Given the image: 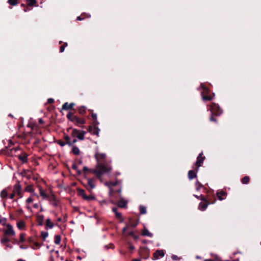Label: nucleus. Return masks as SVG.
Instances as JSON below:
<instances>
[{
    "label": "nucleus",
    "instance_id": "57",
    "mask_svg": "<svg viewBox=\"0 0 261 261\" xmlns=\"http://www.w3.org/2000/svg\"><path fill=\"white\" fill-rule=\"evenodd\" d=\"M133 261H141V260L139 259H134L133 260Z\"/></svg>",
    "mask_w": 261,
    "mask_h": 261
},
{
    "label": "nucleus",
    "instance_id": "12",
    "mask_svg": "<svg viewBox=\"0 0 261 261\" xmlns=\"http://www.w3.org/2000/svg\"><path fill=\"white\" fill-rule=\"evenodd\" d=\"M164 256V251L162 250H157L153 253V257L155 259H158L159 256L163 257Z\"/></svg>",
    "mask_w": 261,
    "mask_h": 261
},
{
    "label": "nucleus",
    "instance_id": "61",
    "mask_svg": "<svg viewBox=\"0 0 261 261\" xmlns=\"http://www.w3.org/2000/svg\"><path fill=\"white\" fill-rule=\"evenodd\" d=\"M201 199L202 200H204V198L202 195L201 196Z\"/></svg>",
    "mask_w": 261,
    "mask_h": 261
},
{
    "label": "nucleus",
    "instance_id": "24",
    "mask_svg": "<svg viewBox=\"0 0 261 261\" xmlns=\"http://www.w3.org/2000/svg\"><path fill=\"white\" fill-rule=\"evenodd\" d=\"M39 193L43 198L45 199L48 198V196L41 188H39Z\"/></svg>",
    "mask_w": 261,
    "mask_h": 261
},
{
    "label": "nucleus",
    "instance_id": "18",
    "mask_svg": "<svg viewBox=\"0 0 261 261\" xmlns=\"http://www.w3.org/2000/svg\"><path fill=\"white\" fill-rule=\"evenodd\" d=\"M37 221L39 225H42L44 221V216L42 215H38L37 216Z\"/></svg>",
    "mask_w": 261,
    "mask_h": 261
},
{
    "label": "nucleus",
    "instance_id": "11",
    "mask_svg": "<svg viewBox=\"0 0 261 261\" xmlns=\"http://www.w3.org/2000/svg\"><path fill=\"white\" fill-rule=\"evenodd\" d=\"M85 122L86 121L84 119L79 118L76 116L73 122L76 123L77 125H79L84 124L85 123Z\"/></svg>",
    "mask_w": 261,
    "mask_h": 261
},
{
    "label": "nucleus",
    "instance_id": "33",
    "mask_svg": "<svg viewBox=\"0 0 261 261\" xmlns=\"http://www.w3.org/2000/svg\"><path fill=\"white\" fill-rule=\"evenodd\" d=\"M213 98V96L211 95H205L202 96V99L204 100H211Z\"/></svg>",
    "mask_w": 261,
    "mask_h": 261
},
{
    "label": "nucleus",
    "instance_id": "38",
    "mask_svg": "<svg viewBox=\"0 0 261 261\" xmlns=\"http://www.w3.org/2000/svg\"><path fill=\"white\" fill-rule=\"evenodd\" d=\"M8 3L12 6H15L17 4V0H9Z\"/></svg>",
    "mask_w": 261,
    "mask_h": 261
},
{
    "label": "nucleus",
    "instance_id": "29",
    "mask_svg": "<svg viewBox=\"0 0 261 261\" xmlns=\"http://www.w3.org/2000/svg\"><path fill=\"white\" fill-rule=\"evenodd\" d=\"M139 210H140V213L141 214H145L146 213V207L145 206H140V208H139Z\"/></svg>",
    "mask_w": 261,
    "mask_h": 261
},
{
    "label": "nucleus",
    "instance_id": "15",
    "mask_svg": "<svg viewBox=\"0 0 261 261\" xmlns=\"http://www.w3.org/2000/svg\"><path fill=\"white\" fill-rule=\"evenodd\" d=\"M198 168L196 171L190 170L188 172V177L190 179H192L196 177V172H197Z\"/></svg>",
    "mask_w": 261,
    "mask_h": 261
},
{
    "label": "nucleus",
    "instance_id": "47",
    "mask_svg": "<svg viewBox=\"0 0 261 261\" xmlns=\"http://www.w3.org/2000/svg\"><path fill=\"white\" fill-rule=\"evenodd\" d=\"M172 258L173 260H179V257L177 255H172Z\"/></svg>",
    "mask_w": 261,
    "mask_h": 261
},
{
    "label": "nucleus",
    "instance_id": "27",
    "mask_svg": "<svg viewBox=\"0 0 261 261\" xmlns=\"http://www.w3.org/2000/svg\"><path fill=\"white\" fill-rule=\"evenodd\" d=\"M78 112L81 114H84L86 112V108L84 106L79 107L78 108Z\"/></svg>",
    "mask_w": 261,
    "mask_h": 261
},
{
    "label": "nucleus",
    "instance_id": "36",
    "mask_svg": "<svg viewBox=\"0 0 261 261\" xmlns=\"http://www.w3.org/2000/svg\"><path fill=\"white\" fill-rule=\"evenodd\" d=\"M41 236L42 238L45 240L48 236V233L47 232L42 231L41 233Z\"/></svg>",
    "mask_w": 261,
    "mask_h": 261
},
{
    "label": "nucleus",
    "instance_id": "58",
    "mask_svg": "<svg viewBox=\"0 0 261 261\" xmlns=\"http://www.w3.org/2000/svg\"><path fill=\"white\" fill-rule=\"evenodd\" d=\"M129 248H130V249L133 250V249H134V246H130L129 247Z\"/></svg>",
    "mask_w": 261,
    "mask_h": 261
},
{
    "label": "nucleus",
    "instance_id": "42",
    "mask_svg": "<svg viewBox=\"0 0 261 261\" xmlns=\"http://www.w3.org/2000/svg\"><path fill=\"white\" fill-rule=\"evenodd\" d=\"M67 45L66 43H64V44L60 47V52L62 53L64 51L65 49V47Z\"/></svg>",
    "mask_w": 261,
    "mask_h": 261
},
{
    "label": "nucleus",
    "instance_id": "4",
    "mask_svg": "<svg viewBox=\"0 0 261 261\" xmlns=\"http://www.w3.org/2000/svg\"><path fill=\"white\" fill-rule=\"evenodd\" d=\"M4 233L8 237H14L15 235V232L11 224H7L6 228L4 230Z\"/></svg>",
    "mask_w": 261,
    "mask_h": 261
},
{
    "label": "nucleus",
    "instance_id": "53",
    "mask_svg": "<svg viewBox=\"0 0 261 261\" xmlns=\"http://www.w3.org/2000/svg\"><path fill=\"white\" fill-rule=\"evenodd\" d=\"M39 123L42 124V123H43V120L42 119H39Z\"/></svg>",
    "mask_w": 261,
    "mask_h": 261
},
{
    "label": "nucleus",
    "instance_id": "3",
    "mask_svg": "<svg viewBox=\"0 0 261 261\" xmlns=\"http://www.w3.org/2000/svg\"><path fill=\"white\" fill-rule=\"evenodd\" d=\"M86 134L85 131L80 132L77 129H73L71 133V135L73 137H76L80 140H83L84 139V136Z\"/></svg>",
    "mask_w": 261,
    "mask_h": 261
},
{
    "label": "nucleus",
    "instance_id": "34",
    "mask_svg": "<svg viewBox=\"0 0 261 261\" xmlns=\"http://www.w3.org/2000/svg\"><path fill=\"white\" fill-rule=\"evenodd\" d=\"M25 191L29 192H33L34 191L33 187L31 185L28 186L25 189Z\"/></svg>",
    "mask_w": 261,
    "mask_h": 261
},
{
    "label": "nucleus",
    "instance_id": "64",
    "mask_svg": "<svg viewBox=\"0 0 261 261\" xmlns=\"http://www.w3.org/2000/svg\"><path fill=\"white\" fill-rule=\"evenodd\" d=\"M27 208H28V209H30L31 208H30V206H27Z\"/></svg>",
    "mask_w": 261,
    "mask_h": 261
},
{
    "label": "nucleus",
    "instance_id": "22",
    "mask_svg": "<svg viewBox=\"0 0 261 261\" xmlns=\"http://www.w3.org/2000/svg\"><path fill=\"white\" fill-rule=\"evenodd\" d=\"M18 158L23 163H25L27 161V155L25 154H22L18 156Z\"/></svg>",
    "mask_w": 261,
    "mask_h": 261
},
{
    "label": "nucleus",
    "instance_id": "14",
    "mask_svg": "<svg viewBox=\"0 0 261 261\" xmlns=\"http://www.w3.org/2000/svg\"><path fill=\"white\" fill-rule=\"evenodd\" d=\"M87 185L88 187H87V189L89 191H91L95 188V184L92 179H88Z\"/></svg>",
    "mask_w": 261,
    "mask_h": 261
},
{
    "label": "nucleus",
    "instance_id": "2",
    "mask_svg": "<svg viewBox=\"0 0 261 261\" xmlns=\"http://www.w3.org/2000/svg\"><path fill=\"white\" fill-rule=\"evenodd\" d=\"M210 110L212 115H219L222 111L219 106L215 103H213L210 106Z\"/></svg>",
    "mask_w": 261,
    "mask_h": 261
},
{
    "label": "nucleus",
    "instance_id": "63",
    "mask_svg": "<svg viewBox=\"0 0 261 261\" xmlns=\"http://www.w3.org/2000/svg\"><path fill=\"white\" fill-rule=\"evenodd\" d=\"M17 261H25V260L22 259H19L17 260Z\"/></svg>",
    "mask_w": 261,
    "mask_h": 261
},
{
    "label": "nucleus",
    "instance_id": "39",
    "mask_svg": "<svg viewBox=\"0 0 261 261\" xmlns=\"http://www.w3.org/2000/svg\"><path fill=\"white\" fill-rule=\"evenodd\" d=\"M25 241V234L21 233L20 234L19 241L20 242H23Z\"/></svg>",
    "mask_w": 261,
    "mask_h": 261
},
{
    "label": "nucleus",
    "instance_id": "21",
    "mask_svg": "<svg viewBox=\"0 0 261 261\" xmlns=\"http://www.w3.org/2000/svg\"><path fill=\"white\" fill-rule=\"evenodd\" d=\"M54 223L51 221L50 219H47L46 220V226L49 228H52L54 227Z\"/></svg>",
    "mask_w": 261,
    "mask_h": 261
},
{
    "label": "nucleus",
    "instance_id": "10",
    "mask_svg": "<svg viewBox=\"0 0 261 261\" xmlns=\"http://www.w3.org/2000/svg\"><path fill=\"white\" fill-rule=\"evenodd\" d=\"M208 204L209 202L207 201L201 202L199 204V209L203 211L206 210Z\"/></svg>",
    "mask_w": 261,
    "mask_h": 261
},
{
    "label": "nucleus",
    "instance_id": "16",
    "mask_svg": "<svg viewBox=\"0 0 261 261\" xmlns=\"http://www.w3.org/2000/svg\"><path fill=\"white\" fill-rule=\"evenodd\" d=\"M137 225V224H134L132 222V219H129V224H127L125 227H124L123 229H122V231H123V233H125L126 231L127 230V229H128V227L129 226H132V227H135Z\"/></svg>",
    "mask_w": 261,
    "mask_h": 261
},
{
    "label": "nucleus",
    "instance_id": "55",
    "mask_svg": "<svg viewBox=\"0 0 261 261\" xmlns=\"http://www.w3.org/2000/svg\"><path fill=\"white\" fill-rule=\"evenodd\" d=\"M113 211L116 214V212H117V208H113Z\"/></svg>",
    "mask_w": 261,
    "mask_h": 261
},
{
    "label": "nucleus",
    "instance_id": "8",
    "mask_svg": "<svg viewBox=\"0 0 261 261\" xmlns=\"http://www.w3.org/2000/svg\"><path fill=\"white\" fill-rule=\"evenodd\" d=\"M217 196L220 200L225 199L226 193L223 191H220L217 192Z\"/></svg>",
    "mask_w": 261,
    "mask_h": 261
},
{
    "label": "nucleus",
    "instance_id": "56",
    "mask_svg": "<svg viewBox=\"0 0 261 261\" xmlns=\"http://www.w3.org/2000/svg\"><path fill=\"white\" fill-rule=\"evenodd\" d=\"M72 167L74 169H76V166L75 165H73Z\"/></svg>",
    "mask_w": 261,
    "mask_h": 261
},
{
    "label": "nucleus",
    "instance_id": "19",
    "mask_svg": "<svg viewBox=\"0 0 261 261\" xmlns=\"http://www.w3.org/2000/svg\"><path fill=\"white\" fill-rule=\"evenodd\" d=\"M142 235L145 236H148L149 237H152L153 234L149 231L147 229H144L142 231Z\"/></svg>",
    "mask_w": 261,
    "mask_h": 261
},
{
    "label": "nucleus",
    "instance_id": "44",
    "mask_svg": "<svg viewBox=\"0 0 261 261\" xmlns=\"http://www.w3.org/2000/svg\"><path fill=\"white\" fill-rule=\"evenodd\" d=\"M196 189L197 190H199V189L200 188V187H201L200 184L199 183V181H197L196 182Z\"/></svg>",
    "mask_w": 261,
    "mask_h": 261
},
{
    "label": "nucleus",
    "instance_id": "23",
    "mask_svg": "<svg viewBox=\"0 0 261 261\" xmlns=\"http://www.w3.org/2000/svg\"><path fill=\"white\" fill-rule=\"evenodd\" d=\"M76 116L74 115L71 112H69L67 115V118L70 120L72 122L75 118Z\"/></svg>",
    "mask_w": 261,
    "mask_h": 261
},
{
    "label": "nucleus",
    "instance_id": "5",
    "mask_svg": "<svg viewBox=\"0 0 261 261\" xmlns=\"http://www.w3.org/2000/svg\"><path fill=\"white\" fill-rule=\"evenodd\" d=\"M80 196L82 197V198L87 200H91L94 199L95 198L92 195L87 196L85 193V191L82 189H78L77 190Z\"/></svg>",
    "mask_w": 261,
    "mask_h": 261
},
{
    "label": "nucleus",
    "instance_id": "51",
    "mask_svg": "<svg viewBox=\"0 0 261 261\" xmlns=\"http://www.w3.org/2000/svg\"><path fill=\"white\" fill-rule=\"evenodd\" d=\"M210 120L211 121H216V120L215 119H214V118L213 115L211 117Z\"/></svg>",
    "mask_w": 261,
    "mask_h": 261
},
{
    "label": "nucleus",
    "instance_id": "31",
    "mask_svg": "<svg viewBox=\"0 0 261 261\" xmlns=\"http://www.w3.org/2000/svg\"><path fill=\"white\" fill-rule=\"evenodd\" d=\"M65 139L66 140L65 143L71 146V140L70 139V138L68 136H66L65 137Z\"/></svg>",
    "mask_w": 261,
    "mask_h": 261
},
{
    "label": "nucleus",
    "instance_id": "49",
    "mask_svg": "<svg viewBox=\"0 0 261 261\" xmlns=\"http://www.w3.org/2000/svg\"><path fill=\"white\" fill-rule=\"evenodd\" d=\"M91 116L93 120H96L97 118V115L96 114H92Z\"/></svg>",
    "mask_w": 261,
    "mask_h": 261
},
{
    "label": "nucleus",
    "instance_id": "45",
    "mask_svg": "<svg viewBox=\"0 0 261 261\" xmlns=\"http://www.w3.org/2000/svg\"><path fill=\"white\" fill-rule=\"evenodd\" d=\"M15 195H16V194H15V193H14L13 192H12V193H11V194H10L9 195V198H10V199H13V198H14V196H15Z\"/></svg>",
    "mask_w": 261,
    "mask_h": 261
},
{
    "label": "nucleus",
    "instance_id": "17",
    "mask_svg": "<svg viewBox=\"0 0 261 261\" xmlns=\"http://www.w3.org/2000/svg\"><path fill=\"white\" fill-rule=\"evenodd\" d=\"M9 189H5L2 191L1 193V197L3 198H6L8 195Z\"/></svg>",
    "mask_w": 261,
    "mask_h": 261
},
{
    "label": "nucleus",
    "instance_id": "40",
    "mask_svg": "<svg viewBox=\"0 0 261 261\" xmlns=\"http://www.w3.org/2000/svg\"><path fill=\"white\" fill-rule=\"evenodd\" d=\"M33 244H34V246H33V248L34 249H38L41 246L40 244L38 242H35V243H34Z\"/></svg>",
    "mask_w": 261,
    "mask_h": 261
},
{
    "label": "nucleus",
    "instance_id": "20",
    "mask_svg": "<svg viewBox=\"0 0 261 261\" xmlns=\"http://www.w3.org/2000/svg\"><path fill=\"white\" fill-rule=\"evenodd\" d=\"M72 152L75 155H79L80 153V149L75 146H72Z\"/></svg>",
    "mask_w": 261,
    "mask_h": 261
},
{
    "label": "nucleus",
    "instance_id": "52",
    "mask_svg": "<svg viewBox=\"0 0 261 261\" xmlns=\"http://www.w3.org/2000/svg\"><path fill=\"white\" fill-rule=\"evenodd\" d=\"M84 19V18H82L81 17V16H78L77 18H76V20H82Z\"/></svg>",
    "mask_w": 261,
    "mask_h": 261
},
{
    "label": "nucleus",
    "instance_id": "54",
    "mask_svg": "<svg viewBox=\"0 0 261 261\" xmlns=\"http://www.w3.org/2000/svg\"><path fill=\"white\" fill-rule=\"evenodd\" d=\"M128 235H129V236H133L134 235V232L133 231H130V232H129L128 233Z\"/></svg>",
    "mask_w": 261,
    "mask_h": 261
},
{
    "label": "nucleus",
    "instance_id": "6",
    "mask_svg": "<svg viewBox=\"0 0 261 261\" xmlns=\"http://www.w3.org/2000/svg\"><path fill=\"white\" fill-rule=\"evenodd\" d=\"M21 188L19 184H16L14 185L13 192L18 195L20 198L22 197L21 194Z\"/></svg>",
    "mask_w": 261,
    "mask_h": 261
},
{
    "label": "nucleus",
    "instance_id": "35",
    "mask_svg": "<svg viewBox=\"0 0 261 261\" xmlns=\"http://www.w3.org/2000/svg\"><path fill=\"white\" fill-rule=\"evenodd\" d=\"M94 169H89L88 168H87L86 167H84L83 168V170L85 173L90 172V173H93V170H94Z\"/></svg>",
    "mask_w": 261,
    "mask_h": 261
},
{
    "label": "nucleus",
    "instance_id": "59",
    "mask_svg": "<svg viewBox=\"0 0 261 261\" xmlns=\"http://www.w3.org/2000/svg\"><path fill=\"white\" fill-rule=\"evenodd\" d=\"M34 207H36V208L38 207V204H35L34 205Z\"/></svg>",
    "mask_w": 261,
    "mask_h": 261
},
{
    "label": "nucleus",
    "instance_id": "46",
    "mask_svg": "<svg viewBox=\"0 0 261 261\" xmlns=\"http://www.w3.org/2000/svg\"><path fill=\"white\" fill-rule=\"evenodd\" d=\"M58 144L60 145H61V146H64L66 144L65 142L61 141H59L58 142Z\"/></svg>",
    "mask_w": 261,
    "mask_h": 261
},
{
    "label": "nucleus",
    "instance_id": "37",
    "mask_svg": "<svg viewBox=\"0 0 261 261\" xmlns=\"http://www.w3.org/2000/svg\"><path fill=\"white\" fill-rule=\"evenodd\" d=\"M7 219L5 218H0V223L3 225H5L6 224Z\"/></svg>",
    "mask_w": 261,
    "mask_h": 261
},
{
    "label": "nucleus",
    "instance_id": "62",
    "mask_svg": "<svg viewBox=\"0 0 261 261\" xmlns=\"http://www.w3.org/2000/svg\"><path fill=\"white\" fill-rule=\"evenodd\" d=\"M111 185L112 186H115V185H116V183H112V184H111Z\"/></svg>",
    "mask_w": 261,
    "mask_h": 261
},
{
    "label": "nucleus",
    "instance_id": "28",
    "mask_svg": "<svg viewBox=\"0 0 261 261\" xmlns=\"http://www.w3.org/2000/svg\"><path fill=\"white\" fill-rule=\"evenodd\" d=\"M8 236H4L3 238L1 239V242L3 243L4 244H5L7 243H8L10 241L8 237Z\"/></svg>",
    "mask_w": 261,
    "mask_h": 261
},
{
    "label": "nucleus",
    "instance_id": "13",
    "mask_svg": "<svg viewBox=\"0 0 261 261\" xmlns=\"http://www.w3.org/2000/svg\"><path fill=\"white\" fill-rule=\"evenodd\" d=\"M74 106V103H68V102H65L63 106H62V110H68L70 109H72L73 107Z\"/></svg>",
    "mask_w": 261,
    "mask_h": 261
},
{
    "label": "nucleus",
    "instance_id": "9",
    "mask_svg": "<svg viewBox=\"0 0 261 261\" xmlns=\"http://www.w3.org/2000/svg\"><path fill=\"white\" fill-rule=\"evenodd\" d=\"M25 226V223L23 220H20L17 222V227L19 230H24Z\"/></svg>",
    "mask_w": 261,
    "mask_h": 261
},
{
    "label": "nucleus",
    "instance_id": "26",
    "mask_svg": "<svg viewBox=\"0 0 261 261\" xmlns=\"http://www.w3.org/2000/svg\"><path fill=\"white\" fill-rule=\"evenodd\" d=\"M249 180H250L249 177L247 176H246L242 178L241 181H242V183L243 184H247L249 182Z\"/></svg>",
    "mask_w": 261,
    "mask_h": 261
},
{
    "label": "nucleus",
    "instance_id": "50",
    "mask_svg": "<svg viewBox=\"0 0 261 261\" xmlns=\"http://www.w3.org/2000/svg\"><path fill=\"white\" fill-rule=\"evenodd\" d=\"M76 142H77V140L76 139H74L72 140H71V145L72 144H74L75 143H76Z\"/></svg>",
    "mask_w": 261,
    "mask_h": 261
},
{
    "label": "nucleus",
    "instance_id": "30",
    "mask_svg": "<svg viewBox=\"0 0 261 261\" xmlns=\"http://www.w3.org/2000/svg\"><path fill=\"white\" fill-rule=\"evenodd\" d=\"M126 201H125L124 200H121V201H119L118 204V206H119L120 207H124L126 206Z\"/></svg>",
    "mask_w": 261,
    "mask_h": 261
},
{
    "label": "nucleus",
    "instance_id": "41",
    "mask_svg": "<svg viewBox=\"0 0 261 261\" xmlns=\"http://www.w3.org/2000/svg\"><path fill=\"white\" fill-rule=\"evenodd\" d=\"M115 215H116V217L118 218V219H119L121 222L123 221V219L121 217V214L120 213L116 212Z\"/></svg>",
    "mask_w": 261,
    "mask_h": 261
},
{
    "label": "nucleus",
    "instance_id": "25",
    "mask_svg": "<svg viewBox=\"0 0 261 261\" xmlns=\"http://www.w3.org/2000/svg\"><path fill=\"white\" fill-rule=\"evenodd\" d=\"M61 240V238L60 236L56 235L55 236L54 242H55V244H58V245L60 243Z\"/></svg>",
    "mask_w": 261,
    "mask_h": 261
},
{
    "label": "nucleus",
    "instance_id": "1",
    "mask_svg": "<svg viewBox=\"0 0 261 261\" xmlns=\"http://www.w3.org/2000/svg\"><path fill=\"white\" fill-rule=\"evenodd\" d=\"M95 157L97 164L94 170H93V173L101 180L102 176L105 174L109 173L111 171L112 168L107 162L106 154L96 152Z\"/></svg>",
    "mask_w": 261,
    "mask_h": 261
},
{
    "label": "nucleus",
    "instance_id": "48",
    "mask_svg": "<svg viewBox=\"0 0 261 261\" xmlns=\"http://www.w3.org/2000/svg\"><path fill=\"white\" fill-rule=\"evenodd\" d=\"M54 99L51 98H48V100H47V102L49 103H52L54 102Z\"/></svg>",
    "mask_w": 261,
    "mask_h": 261
},
{
    "label": "nucleus",
    "instance_id": "43",
    "mask_svg": "<svg viewBox=\"0 0 261 261\" xmlns=\"http://www.w3.org/2000/svg\"><path fill=\"white\" fill-rule=\"evenodd\" d=\"M33 199H32V198H31V197H29V198H28L26 200V202H27V203H28V204H30V203H31L33 202Z\"/></svg>",
    "mask_w": 261,
    "mask_h": 261
},
{
    "label": "nucleus",
    "instance_id": "32",
    "mask_svg": "<svg viewBox=\"0 0 261 261\" xmlns=\"http://www.w3.org/2000/svg\"><path fill=\"white\" fill-rule=\"evenodd\" d=\"M28 3V5L29 6H32L35 5L36 3V0H27Z\"/></svg>",
    "mask_w": 261,
    "mask_h": 261
},
{
    "label": "nucleus",
    "instance_id": "7",
    "mask_svg": "<svg viewBox=\"0 0 261 261\" xmlns=\"http://www.w3.org/2000/svg\"><path fill=\"white\" fill-rule=\"evenodd\" d=\"M202 153H200L197 158V161L195 163V166H197V168L201 166V164L203 163L204 160L205 159V157L203 156Z\"/></svg>",
    "mask_w": 261,
    "mask_h": 261
},
{
    "label": "nucleus",
    "instance_id": "60",
    "mask_svg": "<svg viewBox=\"0 0 261 261\" xmlns=\"http://www.w3.org/2000/svg\"><path fill=\"white\" fill-rule=\"evenodd\" d=\"M204 261H213V260L211 259H205Z\"/></svg>",
    "mask_w": 261,
    "mask_h": 261
}]
</instances>
